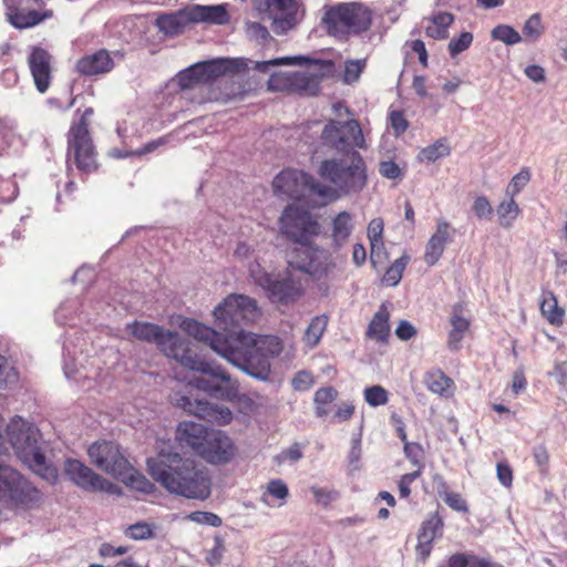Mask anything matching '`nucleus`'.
<instances>
[{
    "instance_id": "f257e3e1",
    "label": "nucleus",
    "mask_w": 567,
    "mask_h": 567,
    "mask_svg": "<svg viewBox=\"0 0 567 567\" xmlns=\"http://www.w3.org/2000/svg\"><path fill=\"white\" fill-rule=\"evenodd\" d=\"M261 315L257 301L248 296L231 293L214 310L216 324L227 331L217 332L196 320H185L183 329L194 339L210 347L213 351L249 375L268 380L271 372V359L284 350V343L277 336L256 334L236 327L255 323Z\"/></svg>"
},
{
    "instance_id": "f03ea898",
    "label": "nucleus",
    "mask_w": 567,
    "mask_h": 567,
    "mask_svg": "<svg viewBox=\"0 0 567 567\" xmlns=\"http://www.w3.org/2000/svg\"><path fill=\"white\" fill-rule=\"evenodd\" d=\"M278 224L282 236L299 245L290 251L288 265L308 274L322 296H328L336 281L337 264L313 244L321 231L318 217L301 205L290 204L282 210Z\"/></svg>"
},
{
    "instance_id": "7ed1b4c3",
    "label": "nucleus",
    "mask_w": 567,
    "mask_h": 567,
    "mask_svg": "<svg viewBox=\"0 0 567 567\" xmlns=\"http://www.w3.org/2000/svg\"><path fill=\"white\" fill-rule=\"evenodd\" d=\"M151 476L172 494L204 501L210 495V478L189 457L172 451H161L147 460Z\"/></svg>"
},
{
    "instance_id": "20e7f679",
    "label": "nucleus",
    "mask_w": 567,
    "mask_h": 567,
    "mask_svg": "<svg viewBox=\"0 0 567 567\" xmlns=\"http://www.w3.org/2000/svg\"><path fill=\"white\" fill-rule=\"evenodd\" d=\"M128 331L135 339L148 343H156L158 349L168 358L175 359L183 367L196 371L213 373L214 375L228 379V375L220 369H213L212 365L197 354L189 343L182 339L178 333L164 330V328L142 321H133L126 324Z\"/></svg>"
},
{
    "instance_id": "39448f33",
    "label": "nucleus",
    "mask_w": 567,
    "mask_h": 567,
    "mask_svg": "<svg viewBox=\"0 0 567 567\" xmlns=\"http://www.w3.org/2000/svg\"><path fill=\"white\" fill-rule=\"evenodd\" d=\"M318 174L332 185V187H328L333 195L323 196L331 200L341 195L359 193L368 183L367 164L357 151H352L343 157L323 159L318 168Z\"/></svg>"
},
{
    "instance_id": "423d86ee",
    "label": "nucleus",
    "mask_w": 567,
    "mask_h": 567,
    "mask_svg": "<svg viewBox=\"0 0 567 567\" xmlns=\"http://www.w3.org/2000/svg\"><path fill=\"white\" fill-rule=\"evenodd\" d=\"M321 22L330 37L347 41L371 29L373 10L359 1L339 2L326 8Z\"/></svg>"
},
{
    "instance_id": "0eeeda50",
    "label": "nucleus",
    "mask_w": 567,
    "mask_h": 567,
    "mask_svg": "<svg viewBox=\"0 0 567 567\" xmlns=\"http://www.w3.org/2000/svg\"><path fill=\"white\" fill-rule=\"evenodd\" d=\"M78 114L79 118L71 123L66 134V165L68 171L75 166L82 175H90L99 169L97 152L90 133L94 109L78 110Z\"/></svg>"
},
{
    "instance_id": "6e6552de",
    "label": "nucleus",
    "mask_w": 567,
    "mask_h": 567,
    "mask_svg": "<svg viewBox=\"0 0 567 567\" xmlns=\"http://www.w3.org/2000/svg\"><path fill=\"white\" fill-rule=\"evenodd\" d=\"M42 492L11 466L0 464V502L12 509H31L41 504Z\"/></svg>"
},
{
    "instance_id": "1a4fd4ad",
    "label": "nucleus",
    "mask_w": 567,
    "mask_h": 567,
    "mask_svg": "<svg viewBox=\"0 0 567 567\" xmlns=\"http://www.w3.org/2000/svg\"><path fill=\"white\" fill-rule=\"evenodd\" d=\"M250 276L274 302L289 305L299 300L303 295L300 279L295 277L289 269L275 275L267 272L258 265L256 268H250Z\"/></svg>"
},
{
    "instance_id": "9d476101",
    "label": "nucleus",
    "mask_w": 567,
    "mask_h": 567,
    "mask_svg": "<svg viewBox=\"0 0 567 567\" xmlns=\"http://www.w3.org/2000/svg\"><path fill=\"white\" fill-rule=\"evenodd\" d=\"M272 188L275 195L295 199L305 196L307 192L319 196L333 195L327 185L316 181L312 175L291 168L281 171L274 178Z\"/></svg>"
},
{
    "instance_id": "9b49d317",
    "label": "nucleus",
    "mask_w": 567,
    "mask_h": 567,
    "mask_svg": "<svg viewBox=\"0 0 567 567\" xmlns=\"http://www.w3.org/2000/svg\"><path fill=\"white\" fill-rule=\"evenodd\" d=\"M7 22L18 30L38 27L54 17L42 0H2Z\"/></svg>"
},
{
    "instance_id": "f8f14e48",
    "label": "nucleus",
    "mask_w": 567,
    "mask_h": 567,
    "mask_svg": "<svg viewBox=\"0 0 567 567\" xmlns=\"http://www.w3.org/2000/svg\"><path fill=\"white\" fill-rule=\"evenodd\" d=\"M321 138L330 147L347 154L350 153V148H367L362 128L357 120L329 122L322 130Z\"/></svg>"
},
{
    "instance_id": "ddd939ff",
    "label": "nucleus",
    "mask_w": 567,
    "mask_h": 567,
    "mask_svg": "<svg viewBox=\"0 0 567 567\" xmlns=\"http://www.w3.org/2000/svg\"><path fill=\"white\" fill-rule=\"evenodd\" d=\"M64 472L73 484L84 491L121 494V488L117 485L105 480L79 460H66Z\"/></svg>"
},
{
    "instance_id": "4468645a",
    "label": "nucleus",
    "mask_w": 567,
    "mask_h": 567,
    "mask_svg": "<svg viewBox=\"0 0 567 567\" xmlns=\"http://www.w3.org/2000/svg\"><path fill=\"white\" fill-rule=\"evenodd\" d=\"M87 454L90 461L96 467L107 474H111L115 478L118 474L125 473L123 470L127 468V464L130 463L121 452L120 446L110 441L93 443L89 447Z\"/></svg>"
},
{
    "instance_id": "2eb2a0df",
    "label": "nucleus",
    "mask_w": 567,
    "mask_h": 567,
    "mask_svg": "<svg viewBox=\"0 0 567 567\" xmlns=\"http://www.w3.org/2000/svg\"><path fill=\"white\" fill-rule=\"evenodd\" d=\"M264 10L271 19L277 34H284L295 28L299 21L300 0H264Z\"/></svg>"
},
{
    "instance_id": "dca6fc26",
    "label": "nucleus",
    "mask_w": 567,
    "mask_h": 567,
    "mask_svg": "<svg viewBox=\"0 0 567 567\" xmlns=\"http://www.w3.org/2000/svg\"><path fill=\"white\" fill-rule=\"evenodd\" d=\"M177 405L185 412L218 425L229 424L233 420L231 411L224 405L212 404L208 401L183 395L177 399Z\"/></svg>"
},
{
    "instance_id": "f3484780",
    "label": "nucleus",
    "mask_w": 567,
    "mask_h": 567,
    "mask_svg": "<svg viewBox=\"0 0 567 567\" xmlns=\"http://www.w3.org/2000/svg\"><path fill=\"white\" fill-rule=\"evenodd\" d=\"M233 440L223 431L210 430L202 451V458L213 465L230 462L236 454Z\"/></svg>"
},
{
    "instance_id": "a211bd4d",
    "label": "nucleus",
    "mask_w": 567,
    "mask_h": 567,
    "mask_svg": "<svg viewBox=\"0 0 567 567\" xmlns=\"http://www.w3.org/2000/svg\"><path fill=\"white\" fill-rule=\"evenodd\" d=\"M444 519L439 511L430 514L420 525L415 553L417 558L425 563L432 553L433 544L443 536Z\"/></svg>"
},
{
    "instance_id": "6ab92c4d",
    "label": "nucleus",
    "mask_w": 567,
    "mask_h": 567,
    "mask_svg": "<svg viewBox=\"0 0 567 567\" xmlns=\"http://www.w3.org/2000/svg\"><path fill=\"white\" fill-rule=\"evenodd\" d=\"M115 68L114 59L106 49L84 54L76 60L74 71L84 78L99 79Z\"/></svg>"
},
{
    "instance_id": "aec40b11",
    "label": "nucleus",
    "mask_w": 567,
    "mask_h": 567,
    "mask_svg": "<svg viewBox=\"0 0 567 567\" xmlns=\"http://www.w3.org/2000/svg\"><path fill=\"white\" fill-rule=\"evenodd\" d=\"M51 54L40 47H34L28 58V64L39 93H45L52 81Z\"/></svg>"
},
{
    "instance_id": "412c9836",
    "label": "nucleus",
    "mask_w": 567,
    "mask_h": 567,
    "mask_svg": "<svg viewBox=\"0 0 567 567\" xmlns=\"http://www.w3.org/2000/svg\"><path fill=\"white\" fill-rule=\"evenodd\" d=\"M455 229L446 220L440 219L435 231L430 237L424 251V261L429 266L435 265L442 257L445 247L453 240Z\"/></svg>"
},
{
    "instance_id": "4be33fe9",
    "label": "nucleus",
    "mask_w": 567,
    "mask_h": 567,
    "mask_svg": "<svg viewBox=\"0 0 567 567\" xmlns=\"http://www.w3.org/2000/svg\"><path fill=\"white\" fill-rule=\"evenodd\" d=\"M210 430L202 424L184 421L178 424L176 440L181 446L189 447L197 455L202 456L203 447Z\"/></svg>"
},
{
    "instance_id": "5701e85b",
    "label": "nucleus",
    "mask_w": 567,
    "mask_h": 567,
    "mask_svg": "<svg viewBox=\"0 0 567 567\" xmlns=\"http://www.w3.org/2000/svg\"><path fill=\"white\" fill-rule=\"evenodd\" d=\"M205 361L207 362V360H205ZM208 363L212 365L213 369L220 368L228 375V379L226 380V379L218 378V377L214 375L213 373H207L208 375H212L213 378L225 382L226 385L221 386L218 384H213L210 381H208L204 378H200V377L194 378L189 382V384L198 390H202V391L208 393L210 396L226 399V400H231L233 398H235L238 392L237 383L231 381L229 373L225 369H223L220 365L214 364L209 361H208ZM203 373L206 374L205 372H203Z\"/></svg>"
},
{
    "instance_id": "b1692460",
    "label": "nucleus",
    "mask_w": 567,
    "mask_h": 567,
    "mask_svg": "<svg viewBox=\"0 0 567 567\" xmlns=\"http://www.w3.org/2000/svg\"><path fill=\"white\" fill-rule=\"evenodd\" d=\"M463 313L464 306L462 303H455L452 307V313L449 320L451 329L447 333L446 340V346L451 351L460 350L461 342L471 328V320L464 317Z\"/></svg>"
},
{
    "instance_id": "393cba45",
    "label": "nucleus",
    "mask_w": 567,
    "mask_h": 567,
    "mask_svg": "<svg viewBox=\"0 0 567 567\" xmlns=\"http://www.w3.org/2000/svg\"><path fill=\"white\" fill-rule=\"evenodd\" d=\"M384 224L381 218L372 219L368 225V238L370 241V261L372 266L381 265L386 259V251L382 239Z\"/></svg>"
},
{
    "instance_id": "a878e982",
    "label": "nucleus",
    "mask_w": 567,
    "mask_h": 567,
    "mask_svg": "<svg viewBox=\"0 0 567 567\" xmlns=\"http://www.w3.org/2000/svg\"><path fill=\"white\" fill-rule=\"evenodd\" d=\"M424 384L430 392L443 398L453 396L456 389L454 381L441 369L426 371L424 374Z\"/></svg>"
},
{
    "instance_id": "bb28decb",
    "label": "nucleus",
    "mask_w": 567,
    "mask_h": 567,
    "mask_svg": "<svg viewBox=\"0 0 567 567\" xmlns=\"http://www.w3.org/2000/svg\"><path fill=\"white\" fill-rule=\"evenodd\" d=\"M389 319L390 312L386 306L381 305L368 326L367 337L379 343H386L390 336Z\"/></svg>"
},
{
    "instance_id": "cd10ccee",
    "label": "nucleus",
    "mask_w": 567,
    "mask_h": 567,
    "mask_svg": "<svg viewBox=\"0 0 567 567\" xmlns=\"http://www.w3.org/2000/svg\"><path fill=\"white\" fill-rule=\"evenodd\" d=\"M539 310L545 320L555 327H560L565 319V309L558 305L557 297L553 291L542 292Z\"/></svg>"
},
{
    "instance_id": "c85d7f7f",
    "label": "nucleus",
    "mask_w": 567,
    "mask_h": 567,
    "mask_svg": "<svg viewBox=\"0 0 567 567\" xmlns=\"http://www.w3.org/2000/svg\"><path fill=\"white\" fill-rule=\"evenodd\" d=\"M189 69L193 79L196 81L197 85H199L208 84L220 75H224L227 68L223 60H213L197 63Z\"/></svg>"
},
{
    "instance_id": "c756f323",
    "label": "nucleus",
    "mask_w": 567,
    "mask_h": 567,
    "mask_svg": "<svg viewBox=\"0 0 567 567\" xmlns=\"http://www.w3.org/2000/svg\"><path fill=\"white\" fill-rule=\"evenodd\" d=\"M321 76L308 72H291V93L315 96L320 91Z\"/></svg>"
},
{
    "instance_id": "7c9ffc66",
    "label": "nucleus",
    "mask_w": 567,
    "mask_h": 567,
    "mask_svg": "<svg viewBox=\"0 0 567 567\" xmlns=\"http://www.w3.org/2000/svg\"><path fill=\"white\" fill-rule=\"evenodd\" d=\"M296 64H316L320 65L321 68H330L332 63L330 61L319 60V59H311L309 56L303 55H297V56H284V58H276L268 61H261L257 62L255 65V70L261 73H266L269 70V66H277V65H296Z\"/></svg>"
},
{
    "instance_id": "2f4dec72",
    "label": "nucleus",
    "mask_w": 567,
    "mask_h": 567,
    "mask_svg": "<svg viewBox=\"0 0 567 567\" xmlns=\"http://www.w3.org/2000/svg\"><path fill=\"white\" fill-rule=\"evenodd\" d=\"M331 238L334 248L342 247L353 230V218L348 212H340L332 220Z\"/></svg>"
},
{
    "instance_id": "473e14b6",
    "label": "nucleus",
    "mask_w": 567,
    "mask_h": 567,
    "mask_svg": "<svg viewBox=\"0 0 567 567\" xmlns=\"http://www.w3.org/2000/svg\"><path fill=\"white\" fill-rule=\"evenodd\" d=\"M425 34L434 40H443L449 35V28L454 21V16L450 12H439L427 19Z\"/></svg>"
},
{
    "instance_id": "72a5a7b5",
    "label": "nucleus",
    "mask_w": 567,
    "mask_h": 567,
    "mask_svg": "<svg viewBox=\"0 0 567 567\" xmlns=\"http://www.w3.org/2000/svg\"><path fill=\"white\" fill-rule=\"evenodd\" d=\"M124 474H118L116 480L123 482L126 486L142 492L144 494H152L155 491V485L147 480L142 473L135 470L130 463L127 468L123 470Z\"/></svg>"
},
{
    "instance_id": "f704fd0d",
    "label": "nucleus",
    "mask_w": 567,
    "mask_h": 567,
    "mask_svg": "<svg viewBox=\"0 0 567 567\" xmlns=\"http://www.w3.org/2000/svg\"><path fill=\"white\" fill-rule=\"evenodd\" d=\"M187 23L188 19L182 12L163 14L156 20V25L159 31L168 37H175L183 33Z\"/></svg>"
},
{
    "instance_id": "c9c22d12",
    "label": "nucleus",
    "mask_w": 567,
    "mask_h": 567,
    "mask_svg": "<svg viewBox=\"0 0 567 567\" xmlns=\"http://www.w3.org/2000/svg\"><path fill=\"white\" fill-rule=\"evenodd\" d=\"M451 154V146L446 137L436 140L433 144L423 147L417 154V161L421 163H434L440 158L447 157Z\"/></svg>"
},
{
    "instance_id": "e433bc0d",
    "label": "nucleus",
    "mask_w": 567,
    "mask_h": 567,
    "mask_svg": "<svg viewBox=\"0 0 567 567\" xmlns=\"http://www.w3.org/2000/svg\"><path fill=\"white\" fill-rule=\"evenodd\" d=\"M328 321L329 318L326 315L316 316L311 319L303 334V341L310 349L317 347L320 342L327 329Z\"/></svg>"
},
{
    "instance_id": "4c0bfd02",
    "label": "nucleus",
    "mask_w": 567,
    "mask_h": 567,
    "mask_svg": "<svg viewBox=\"0 0 567 567\" xmlns=\"http://www.w3.org/2000/svg\"><path fill=\"white\" fill-rule=\"evenodd\" d=\"M498 223L503 228H511L520 214V208L515 197H509L498 204L496 208Z\"/></svg>"
},
{
    "instance_id": "58836bf2",
    "label": "nucleus",
    "mask_w": 567,
    "mask_h": 567,
    "mask_svg": "<svg viewBox=\"0 0 567 567\" xmlns=\"http://www.w3.org/2000/svg\"><path fill=\"white\" fill-rule=\"evenodd\" d=\"M409 261L410 256L406 254H403L400 258L394 260V262H392L385 270L382 277V282L389 287H394L399 285V282L402 279L403 271L406 268Z\"/></svg>"
},
{
    "instance_id": "ea45409f",
    "label": "nucleus",
    "mask_w": 567,
    "mask_h": 567,
    "mask_svg": "<svg viewBox=\"0 0 567 567\" xmlns=\"http://www.w3.org/2000/svg\"><path fill=\"white\" fill-rule=\"evenodd\" d=\"M338 391L333 386H323L315 393L316 415L323 417L328 414V405L336 401Z\"/></svg>"
},
{
    "instance_id": "a19ab883",
    "label": "nucleus",
    "mask_w": 567,
    "mask_h": 567,
    "mask_svg": "<svg viewBox=\"0 0 567 567\" xmlns=\"http://www.w3.org/2000/svg\"><path fill=\"white\" fill-rule=\"evenodd\" d=\"M532 177L530 171L528 167L522 168L516 175L513 176L508 186L506 187V196L515 197L517 196L524 187L529 183Z\"/></svg>"
},
{
    "instance_id": "79ce46f5",
    "label": "nucleus",
    "mask_w": 567,
    "mask_h": 567,
    "mask_svg": "<svg viewBox=\"0 0 567 567\" xmlns=\"http://www.w3.org/2000/svg\"><path fill=\"white\" fill-rule=\"evenodd\" d=\"M363 395L365 402L372 408L385 405L389 402V392L382 385L365 388Z\"/></svg>"
},
{
    "instance_id": "37998d69",
    "label": "nucleus",
    "mask_w": 567,
    "mask_h": 567,
    "mask_svg": "<svg viewBox=\"0 0 567 567\" xmlns=\"http://www.w3.org/2000/svg\"><path fill=\"white\" fill-rule=\"evenodd\" d=\"M491 35L494 40L502 41L507 45H513L522 41L520 34L513 27L507 24L495 27Z\"/></svg>"
},
{
    "instance_id": "c03bdc74",
    "label": "nucleus",
    "mask_w": 567,
    "mask_h": 567,
    "mask_svg": "<svg viewBox=\"0 0 567 567\" xmlns=\"http://www.w3.org/2000/svg\"><path fill=\"white\" fill-rule=\"evenodd\" d=\"M267 87L272 92L291 93V72H276L267 81Z\"/></svg>"
},
{
    "instance_id": "a18cd8bd",
    "label": "nucleus",
    "mask_w": 567,
    "mask_h": 567,
    "mask_svg": "<svg viewBox=\"0 0 567 567\" xmlns=\"http://www.w3.org/2000/svg\"><path fill=\"white\" fill-rule=\"evenodd\" d=\"M367 66V60H348L344 65L343 82L351 84L357 82Z\"/></svg>"
},
{
    "instance_id": "49530a36",
    "label": "nucleus",
    "mask_w": 567,
    "mask_h": 567,
    "mask_svg": "<svg viewBox=\"0 0 567 567\" xmlns=\"http://www.w3.org/2000/svg\"><path fill=\"white\" fill-rule=\"evenodd\" d=\"M199 17L204 21H209L217 24H225L228 21L227 11L220 6L200 7Z\"/></svg>"
},
{
    "instance_id": "de8ad7c7",
    "label": "nucleus",
    "mask_w": 567,
    "mask_h": 567,
    "mask_svg": "<svg viewBox=\"0 0 567 567\" xmlns=\"http://www.w3.org/2000/svg\"><path fill=\"white\" fill-rule=\"evenodd\" d=\"M524 35L533 41L538 40L544 33V25L539 13L532 14L523 27Z\"/></svg>"
},
{
    "instance_id": "09e8293b",
    "label": "nucleus",
    "mask_w": 567,
    "mask_h": 567,
    "mask_svg": "<svg viewBox=\"0 0 567 567\" xmlns=\"http://www.w3.org/2000/svg\"><path fill=\"white\" fill-rule=\"evenodd\" d=\"M403 450L406 458L416 467V470H421L422 474L424 470V451L422 445L416 442H405Z\"/></svg>"
},
{
    "instance_id": "8fccbe9b",
    "label": "nucleus",
    "mask_w": 567,
    "mask_h": 567,
    "mask_svg": "<svg viewBox=\"0 0 567 567\" xmlns=\"http://www.w3.org/2000/svg\"><path fill=\"white\" fill-rule=\"evenodd\" d=\"M473 42L471 32H462L458 38L452 39L449 43V52L452 58L467 50Z\"/></svg>"
},
{
    "instance_id": "3c124183",
    "label": "nucleus",
    "mask_w": 567,
    "mask_h": 567,
    "mask_svg": "<svg viewBox=\"0 0 567 567\" xmlns=\"http://www.w3.org/2000/svg\"><path fill=\"white\" fill-rule=\"evenodd\" d=\"M421 470L403 474L398 481L399 495L401 498L408 499L411 496V485L421 476Z\"/></svg>"
},
{
    "instance_id": "603ef678",
    "label": "nucleus",
    "mask_w": 567,
    "mask_h": 567,
    "mask_svg": "<svg viewBox=\"0 0 567 567\" xmlns=\"http://www.w3.org/2000/svg\"><path fill=\"white\" fill-rule=\"evenodd\" d=\"M379 173L388 179L401 181L404 176L403 168L399 166L394 161H382L379 165Z\"/></svg>"
},
{
    "instance_id": "864d4df0",
    "label": "nucleus",
    "mask_w": 567,
    "mask_h": 567,
    "mask_svg": "<svg viewBox=\"0 0 567 567\" xmlns=\"http://www.w3.org/2000/svg\"><path fill=\"white\" fill-rule=\"evenodd\" d=\"M126 535L135 540L148 539L153 537V528L145 522H138L127 528Z\"/></svg>"
},
{
    "instance_id": "5fc2aeb1",
    "label": "nucleus",
    "mask_w": 567,
    "mask_h": 567,
    "mask_svg": "<svg viewBox=\"0 0 567 567\" xmlns=\"http://www.w3.org/2000/svg\"><path fill=\"white\" fill-rule=\"evenodd\" d=\"M188 518L197 524L209 525L213 527H219L223 523L218 515L210 512L196 511L190 513Z\"/></svg>"
},
{
    "instance_id": "6e6d98bb",
    "label": "nucleus",
    "mask_w": 567,
    "mask_h": 567,
    "mask_svg": "<svg viewBox=\"0 0 567 567\" xmlns=\"http://www.w3.org/2000/svg\"><path fill=\"white\" fill-rule=\"evenodd\" d=\"M247 33L251 39L261 44H265L272 39L268 29L260 22H248Z\"/></svg>"
},
{
    "instance_id": "4d7b16f0",
    "label": "nucleus",
    "mask_w": 567,
    "mask_h": 567,
    "mask_svg": "<svg viewBox=\"0 0 567 567\" xmlns=\"http://www.w3.org/2000/svg\"><path fill=\"white\" fill-rule=\"evenodd\" d=\"M311 492L315 496V501L323 507H328L339 497V493L334 489H326L318 486H312Z\"/></svg>"
},
{
    "instance_id": "13d9d810",
    "label": "nucleus",
    "mask_w": 567,
    "mask_h": 567,
    "mask_svg": "<svg viewBox=\"0 0 567 567\" xmlns=\"http://www.w3.org/2000/svg\"><path fill=\"white\" fill-rule=\"evenodd\" d=\"M389 121L396 136L402 135L409 128V122L402 111H391Z\"/></svg>"
},
{
    "instance_id": "bf43d9fd",
    "label": "nucleus",
    "mask_w": 567,
    "mask_h": 567,
    "mask_svg": "<svg viewBox=\"0 0 567 567\" xmlns=\"http://www.w3.org/2000/svg\"><path fill=\"white\" fill-rule=\"evenodd\" d=\"M18 373L8 362V359L0 355V389L7 386L9 382L16 381Z\"/></svg>"
},
{
    "instance_id": "052dcab7",
    "label": "nucleus",
    "mask_w": 567,
    "mask_h": 567,
    "mask_svg": "<svg viewBox=\"0 0 567 567\" xmlns=\"http://www.w3.org/2000/svg\"><path fill=\"white\" fill-rule=\"evenodd\" d=\"M472 209L478 219L489 218L493 214V207L485 196H477L474 199Z\"/></svg>"
},
{
    "instance_id": "680f3d73",
    "label": "nucleus",
    "mask_w": 567,
    "mask_h": 567,
    "mask_svg": "<svg viewBox=\"0 0 567 567\" xmlns=\"http://www.w3.org/2000/svg\"><path fill=\"white\" fill-rule=\"evenodd\" d=\"M443 501L450 508L455 512L463 514L468 513L467 503L460 493L451 492Z\"/></svg>"
},
{
    "instance_id": "e2e57ef3",
    "label": "nucleus",
    "mask_w": 567,
    "mask_h": 567,
    "mask_svg": "<svg viewBox=\"0 0 567 567\" xmlns=\"http://www.w3.org/2000/svg\"><path fill=\"white\" fill-rule=\"evenodd\" d=\"M225 553V544L221 537H215L214 546L208 551L206 560L209 565L214 566L220 563Z\"/></svg>"
},
{
    "instance_id": "0e129e2a",
    "label": "nucleus",
    "mask_w": 567,
    "mask_h": 567,
    "mask_svg": "<svg viewBox=\"0 0 567 567\" xmlns=\"http://www.w3.org/2000/svg\"><path fill=\"white\" fill-rule=\"evenodd\" d=\"M533 457L540 473H547L549 465V453L544 445L536 446L533 450Z\"/></svg>"
},
{
    "instance_id": "69168bd1",
    "label": "nucleus",
    "mask_w": 567,
    "mask_h": 567,
    "mask_svg": "<svg viewBox=\"0 0 567 567\" xmlns=\"http://www.w3.org/2000/svg\"><path fill=\"white\" fill-rule=\"evenodd\" d=\"M267 491L278 499H286L289 495L288 486L282 480H271L267 485Z\"/></svg>"
},
{
    "instance_id": "338daca9",
    "label": "nucleus",
    "mask_w": 567,
    "mask_h": 567,
    "mask_svg": "<svg viewBox=\"0 0 567 567\" xmlns=\"http://www.w3.org/2000/svg\"><path fill=\"white\" fill-rule=\"evenodd\" d=\"M313 384L312 374L307 371H299L292 379V386L297 391H306Z\"/></svg>"
},
{
    "instance_id": "774afa93",
    "label": "nucleus",
    "mask_w": 567,
    "mask_h": 567,
    "mask_svg": "<svg viewBox=\"0 0 567 567\" xmlns=\"http://www.w3.org/2000/svg\"><path fill=\"white\" fill-rule=\"evenodd\" d=\"M497 478L505 487H509L513 484V471L507 463L499 462L496 465Z\"/></svg>"
}]
</instances>
